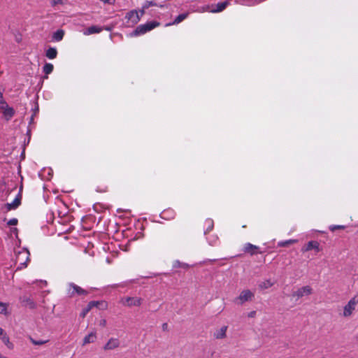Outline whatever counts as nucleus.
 <instances>
[{
  "mask_svg": "<svg viewBox=\"0 0 358 358\" xmlns=\"http://www.w3.org/2000/svg\"><path fill=\"white\" fill-rule=\"evenodd\" d=\"M89 303H94L93 307H96L101 310H105L108 307V303L105 301H90Z\"/></svg>",
  "mask_w": 358,
  "mask_h": 358,
  "instance_id": "obj_20",
  "label": "nucleus"
},
{
  "mask_svg": "<svg viewBox=\"0 0 358 358\" xmlns=\"http://www.w3.org/2000/svg\"><path fill=\"white\" fill-rule=\"evenodd\" d=\"M21 191L22 187L20 188L19 193L17 194L13 201L12 203H7L4 205L3 208L6 209L7 212L10 211L12 210H15L20 206L22 200Z\"/></svg>",
  "mask_w": 358,
  "mask_h": 358,
  "instance_id": "obj_8",
  "label": "nucleus"
},
{
  "mask_svg": "<svg viewBox=\"0 0 358 358\" xmlns=\"http://www.w3.org/2000/svg\"><path fill=\"white\" fill-rule=\"evenodd\" d=\"M302 296L301 292H292L291 294H288L287 298L289 299L292 305H295Z\"/></svg>",
  "mask_w": 358,
  "mask_h": 358,
  "instance_id": "obj_15",
  "label": "nucleus"
},
{
  "mask_svg": "<svg viewBox=\"0 0 358 358\" xmlns=\"http://www.w3.org/2000/svg\"><path fill=\"white\" fill-rule=\"evenodd\" d=\"M102 31V28L98 26L89 27L84 32L85 35H91L93 34H99Z\"/></svg>",
  "mask_w": 358,
  "mask_h": 358,
  "instance_id": "obj_17",
  "label": "nucleus"
},
{
  "mask_svg": "<svg viewBox=\"0 0 358 358\" xmlns=\"http://www.w3.org/2000/svg\"><path fill=\"white\" fill-rule=\"evenodd\" d=\"M358 306V294L355 295L343 307V311L339 315L344 318H350L352 316Z\"/></svg>",
  "mask_w": 358,
  "mask_h": 358,
  "instance_id": "obj_1",
  "label": "nucleus"
},
{
  "mask_svg": "<svg viewBox=\"0 0 358 358\" xmlns=\"http://www.w3.org/2000/svg\"><path fill=\"white\" fill-rule=\"evenodd\" d=\"M150 6H159V5L155 1H147L143 5V9H148ZM164 6L159 5L160 8H162Z\"/></svg>",
  "mask_w": 358,
  "mask_h": 358,
  "instance_id": "obj_26",
  "label": "nucleus"
},
{
  "mask_svg": "<svg viewBox=\"0 0 358 358\" xmlns=\"http://www.w3.org/2000/svg\"><path fill=\"white\" fill-rule=\"evenodd\" d=\"M50 4L52 6H55L58 4L63 5L64 2L62 0H50Z\"/></svg>",
  "mask_w": 358,
  "mask_h": 358,
  "instance_id": "obj_36",
  "label": "nucleus"
},
{
  "mask_svg": "<svg viewBox=\"0 0 358 358\" xmlns=\"http://www.w3.org/2000/svg\"><path fill=\"white\" fill-rule=\"evenodd\" d=\"M103 3H108L110 5H113L115 2V0H100Z\"/></svg>",
  "mask_w": 358,
  "mask_h": 358,
  "instance_id": "obj_37",
  "label": "nucleus"
},
{
  "mask_svg": "<svg viewBox=\"0 0 358 358\" xmlns=\"http://www.w3.org/2000/svg\"><path fill=\"white\" fill-rule=\"evenodd\" d=\"M48 282L45 280L36 281L33 283L34 289H44L47 287Z\"/></svg>",
  "mask_w": 358,
  "mask_h": 358,
  "instance_id": "obj_22",
  "label": "nucleus"
},
{
  "mask_svg": "<svg viewBox=\"0 0 358 358\" xmlns=\"http://www.w3.org/2000/svg\"><path fill=\"white\" fill-rule=\"evenodd\" d=\"M64 34L65 32L63 29H58L53 33L52 40L56 42L61 41L63 39Z\"/></svg>",
  "mask_w": 358,
  "mask_h": 358,
  "instance_id": "obj_18",
  "label": "nucleus"
},
{
  "mask_svg": "<svg viewBox=\"0 0 358 358\" xmlns=\"http://www.w3.org/2000/svg\"><path fill=\"white\" fill-rule=\"evenodd\" d=\"M206 224L207 225L206 231H211L213 228V220L211 219L206 220Z\"/></svg>",
  "mask_w": 358,
  "mask_h": 358,
  "instance_id": "obj_32",
  "label": "nucleus"
},
{
  "mask_svg": "<svg viewBox=\"0 0 358 358\" xmlns=\"http://www.w3.org/2000/svg\"><path fill=\"white\" fill-rule=\"evenodd\" d=\"M94 303H88L87 306L83 309L81 311L80 316L82 318H85L87 314L90 311V310L93 308Z\"/></svg>",
  "mask_w": 358,
  "mask_h": 358,
  "instance_id": "obj_25",
  "label": "nucleus"
},
{
  "mask_svg": "<svg viewBox=\"0 0 358 358\" xmlns=\"http://www.w3.org/2000/svg\"><path fill=\"white\" fill-rule=\"evenodd\" d=\"M188 15H189V13H185L180 14L175 18L174 21L172 23H170L168 25L178 24L180 23L181 22H182L183 20H185L188 17Z\"/></svg>",
  "mask_w": 358,
  "mask_h": 358,
  "instance_id": "obj_21",
  "label": "nucleus"
},
{
  "mask_svg": "<svg viewBox=\"0 0 358 358\" xmlns=\"http://www.w3.org/2000/svg\"><path fill=\"white\" fill-rule=\"evenodd\" d=\"M272 285L273 282H271V280H266L260 285V287L262 289H268L272 286Z\"/></svg>",
  "mask_w": 358,
  "mask_h": 358,
  "instance_id": "obj_30",
  "label": "nucleus"
},
{
  "mask_svg": "<svg viewBox=\"0 0 358 358\" xmlns=\"http://www.w3.org/2000/svg\"><path fill=\"white\" fill-rule=\"evenodd\" d=\"M142 301L143 299L138 296H125L120 299V303L127 307L139 306Z\"/></svg>",
  "mask_w": 358,
  "mask_h": 358,
  "instance_id": "obj_4",
  "label": "nucleus"
},
{
  "mask_svg": "<svg viewBox=\"0 0 358 358\" xmlns=\"http://www.w3.org/2000/svg\"><path fill=\"white\" fill-rule=\"evenodd\" d=\"M96 338L97 336L96 331H92L83 338L82 345H85L89 343H94Z\"/></svg>",
  "mask_w": 358,
  "mask_h": 358,
  "instance_id": "obj_14",
  "label": "nucleus"
},
{
  "mask_svg": "<svg viewBox=\"0 0 358 358\" xmlns=\"http://www.w3.org/2000/svg\"><path fill=\"white\" fill-rule=\"evenodd\" d=\"M296 240L289 239V240H287V241L278 242V245L280 246V247H286V246H288L289 245L292 244V243H296Z\"/></svg>",
  "mask_w": 358,
  "mask_h": 358,
  "instance_id": "obj_28",
  "label": "nucleus"
},
{
  "mask_svg": "<svg viewBox=\"0 0 358 358\" xmlns=\"http://www.w3.org/2000/svg\"><path fill=\"white\" fill-rule=\"evenodd\" d=\"M66 289H68V291H76V292L84 291L79 286H78L76 284L72 283V282L69 284Z\"/></svg>",
  "mask_w": 358,
  "mask_h": 358,
  "instance_id": "obj_27",
  "label": "nucleus"
},
{
  "mask_svg": "<svg viewBox=\"0 0 358 358\" xmlns=\"http://www.w3.org/2000/svg\"><path fill=\"white\" fill-rule=\"evenodd\" d=\"M120 341H119L118 338H110V339H108L107 343L104 345L103 348L106 351L113 350L118 348L120 347Z\"/></svg>",
  "mask_w": 358,
  "mask_h": 358,
  "instance_id": "obj_11",
  "label": "nucleus"
},
{
  "mask_svg": "<svg viewBox=\"0 0 358 358\" xmlns=\"http://www.w3.org/2000/svg\"><path fill=\"white\" fill-rule=\"evenodd\" d=\"M358 358V357H357Z\"/></svg>",
  "mask_w": 358,
  "mask_h": 358,
  "instance_id": "obj_45",
  "label": "nucleus"
},
{
  "mask_svg": "<svg viewBox=\"0 0 358 358\" xmlns=\"http://www.w3.org/2000/svg\"><path fill=\"white\" fill-rule=\"evenodd\" d=\"M3 103H6L7 102L3 99V92L0 91V106H1Z\"/></svg>",
  "mask_w": 358,
  "mask_h": 358,
  "instance_id": "obj_38",
  "label": "nucleus"
},
{
  "mask_svg": "<svg viewBox=\"0 0 358 358\" xmlns=\"http://www.w3.org/2000/svg\"><path fill=\"white\" fill-rule=\"evenodd\" d=\"M53 69L54 66L50 63H46L43 67V71L46 76L50 74L53 71Z\"/></svg>",
  "mask_w": 358,
  "mask_h": 358,
  "instance_id": "obj_24",
  "label": "nucleus"
},
{
  "mask_svg": "<svg viewBox=\"0 0 358 358\" xmlns=\"http://www.w3.org/2000/svg\"><path fill=\"white\" fill-rule=\"evenodd\" d=\"M131 282H122L119 284H114L110 287V289H134V287L132 286H130V284Z\"/></svg>",
  "mask_w": 358,
  "mask_h": 358,
  "instance_id": "obj_16",
  "label": "nucleus"
},
{
  "mask_svg": "<svg viewBox=\"0 0 358 358\" xmlns=\"http://www.w3.org/2000/svg\"><path fill=\"white\" fill-rule=\"evenodd\" d=\"M259 249V247L257 245H253L250 243H246L243 245L242 250L244 253L253 256L257 254L262 253Z\"/></svg>",
  "mask_w": 358,
  "mask_h": 358,
  "instance_id": "obj_6",
  "label": "nucleus"
},
{
  "mask_svg": "<svg viewBox=\"0 0 358 358\" xmlns=\"http://www.w3.org/2000/svg\"><path fill=\"white\" fill-rule=\"evenodd\" d=\"M145 9H143V8H142V9L140 10V12H141V16L144 14V13H145Z\"/></svg>",
  "mask_w": 358,
  "mask_h": 358,
  "instance_id": "obj_42",
  "label": "nucleus"
},
{
  "mask_svg": "<svg viewBox=\"0 0 358 358\" xmlns=\"http://www.w3.org/2000/svg\"><path fill=\"white\" fill-rule=\"evenodd\" d=\"M106 324H107V321L106 319L104 318H101L99 322H98V325L101 327V328H104L106 327Z\"/></svg>",
  "mask_w": 358,
  "mask_h": 358,
  "instance_id": "obj_35",
  "label": "nucleus"
},
{
  "mask_svg": "<svg viewBox=\"0 0 358 358\" xmlns=\"http://www.w3.org/2000/svg\"><path fill=\"white\" fill-rule=\"evenodd\" d=\"M45 56L50 59H54L57 56V50L55 48H49L45 51Z\"/></svg>",
  "mask_w": 358,
  "mask_h": 358,
  "instance_id": "obj_19",
  "label": "nucleus"
},
{
  "mask_svg": "<svg viewBox=\"0 0 358 358\" xmlns=\"http://www.w3.org/2000/svg\"><path fill=\"white\" fill-rule=\"evenodd\" d=\"M4 333V331L2 328H0V337L3 335V334Z\"/></svg>",
  "mask_w": 358,
  "mask_h": 358,
  "instance_id": "obj_41",
  "label": "nucleus"
},
{
  "mask_svg": "<svg viewBox=\"0 0 358 358\" xmlns=\"http://www.w3.org/2000/svg\"><path fill=\"white\" fill-rule=\"evenodd\" d=\"M125 18L132 24H136L140 21L141 17L136 10H132L127 13Z\"/></svg>",
  "mask_w": 358,
  "mask_h": 358,
  "instance_id": "obj_12",
  "label": "nucleus"
},
{
  "mask_svg": "<svg viewBox=\"0 0 358 358\" xmlns=\"http://www.w3.org/2000/svg\"><path fill=\"white\" fill-rule=\"evenodd\" d=\"M229 4L228 1H223L218 3L215 5H212L211 6H207L206 7L203 8V11H208L211 13H219L224 10L227 5Z\"/></svg>",
  "mask_w": 358,
  "mask_h": 358,
  "instance_id": "obj_7",
  "label": "nucleus"
},
{
  "mask_svg": "<svg viewBox=\"0 0 358 358\" xmlns=\"http://www.w3.org/2000/svg\"><path fill=\"white\" fill-rule=\"evenodd\" d=\"M30 341H31V342L34 345H41L45 344L48 341L47 340H38V341H36V340H34L32 338H30Z\"/></svg>",
  "mask_w": 358,
  "mask_h": 358,
  "instance_id": "obj_29",
  "label": "nucleus"
},
{
  "mask_svg": "<svg viewBox=\"0 0 358 358\" xmlns=\"http://www.w3.org/2000/svg\"><path fill=\"white\" fill-rule=\"evenodd\" d=\"M159 23L155 21L148 22L144 24L138 25L131 34L132 36H137L145 34L158 27Z\"/></svg>",
  "mask_w": 358,
  "mask_h": 358,
  "instance_id": "obj_3",
  "label": "nucleus"
},
{
  "mask_svg": "<svg viewBox=\"0 0 358 358\" xmlns=\"http://www.w3.org/2000/svg\"><path fill=\"white\" fill-rule=\"evenodd\" d=\"M31 306L33 307L34 306V303L33 302H31Z\"/></svg>",
  "mask_w": 358,
  "mask_h": 358,
  "instance_id": "obj_43",
  "label": "nucleus"
},
{
  "mask_svg": "<svg viewBox=\"0 0 358 358\" xmlns=\"http://www.w3.org/2000/svg\"><path fill=\"white\" fill-rule=\"evenodd\" d=\"M256 316V311L252 310L248 314V317H255Z\"/></svg>",
  "mask_w": 358,
  "mask_h": 358,
  "instance_id": "obj_39",
  "label": "nucleus"
},
{
  "mask_svg": "<svg viewBox=\"0 0 358 358\" xmlns=\"http://www.w3.org/2000/svg\"><path fill=\"white\" fill-rule=\"evenodd\" d=\"M314 250L316 252H319L321 249L320 247V243L316 241H308L303 248H301V251L303 252H308L310 250Z\"/></svg>",
  "mask_w": 358,
  "mask_h": 358,
  "instance_id": "obj_10",
  "label": "nucleus"
},
{
  "mask_svg": "<svg viewBox=\"0 0 358 358\" xmlns=\"http://www.w3.org/2000/svg\"><path fill=\"white\" fill-rule=\"evenodd\" d=\"M302 289H303L302 291H304V292H306V291H310V287H309L308 286L303 287L302 288Z\"/></svg>",
  "mask_w": 358,
  "mask_h": 358,
  "instance_id": "obj_40",
  "label": "nucleus"
},
{
  "mask_svg": "<svg viewBox=\"0 0 358 358\" xmlns=\"http://www.w3.org/2000/svg\"><path fill=\"white\" fill-rule=\"evenodd\" d=\"M7 305L0 302V314H6Z\"/></svg>",
  "mask_w": 358,
  "mask_h": 358,
  "instance_id": "obj_33",
  "label": "nucleus"
},
{
  "mask_svg": "<svg viewBox=\"0 0 358 358\" xmlns=\"http://www.w3.org/2000/svg\"><path fill=\"white\" fill-rule=\"evenodd\" d=\"M3 74V71H0V76Z\"/></svg>",
  "mask_w": 358,
  "mask_h": 358,
  "instance_id": "obj_44",
  "label": "nucleus"
},
{
  "mask_svg": "<svg viewBox=\"0 0 358 358\" xmlns=\"http://www.w3.org/2000/svg\"><path fill=\"white\" fill-rule=\"evenodd\" d=\"M253 298L254 294L252 292H241L239 296L234 299L233 301L236 305H242L247 301H252Z\"/></svg>",
  "mask_w": 358,
  "mask_h": 358,
  "instance_id": "obj_5",
  "label": "nucleus"
},
{
  "mask_svg": "<svg viewBox=\"0 0 358 358\" xmlns=\"http://www.w3.org/2000/svg\"><path fill=\"white\" fill-rule=\"evenodd\" d=\"M0 339L9 349H12L13 348V345L10 342L9 337L6 335V334L3 333V335L0 337Z\"/></svg>",
  "mask_w": 358,
  "mask_h": 358,
  "instance_id": "obj_23",
  "label": "nucleus"
},
{
  "mask_svg": "<svg viewBox=\"0 0 358 358\" xmlns=\"http://www.w3.org/2000/svg\"><path fill=\"white\" fill-rule=\"evenodd\" d=\"M227 326H223L221 328L217 329L213 334L214 338L216 339L225 338L227 337Z\"/></svg>",
  "mask_w": 358,
  "mask_h": 358,
  "instance_id": "obj_13",
  "label": "nucleus"
},
{
  "mask_svg": "<svg viewBox=\"0 0 358 358\" xmlns=\"http://www.w3.org/2000/svg\"><path fill=\"white\" fill-rule=\"evenodd\" d=\"M0 110L2 111L3 117L6 121H9L15 113L13 108L10 107L7 103H3L2 105L0 106Z\"/></svg>",
  "mask_w": 358,
  "mask_h": 358,
  "instance_id": "obj_9",
  "label": "nucleus"
},
{
  "mask_svg": "<svg viewBox=\"0 0 358 358\" xmlns=\"http://www.w3.org/2000/svg\"><path fill=\"white\" fill-rule=\"evenodd\" d=\"M329 230L332 232L335 231L337 229H345V226L344 225H330L329 227Z\"/></svg>",
  "mask_w": 358,
  "mask_h": 358,
  "instance_id": "obj_31",
  "label": "nucleus"
},
{
  "mask_svg": "<svg viewBox=\"0 0 358 358\" xmlns=\"http://www.w3.org/2000/svg\"><path fill=\"white\" fill-rule=\"evenodd\" d=\"M30 261V253L26 249H22L16 254L15 263L17 265L16 270H21L27 266Z\"/></svg>",
  "mask_w": 358,
  "mask_h": 358,
  "instance_id": "obj_2",
  "label": "nucleus"
},
{
  "mask_svg": "<svg viewBox=\"0 0 358 358\" xmlns=\"http://www.w3.org/2000/svg\"><path fill=\"white\" fill-rule=\"evenodd\" d=\"M18 224V220L17 218H12L7 222L8 226H15Z\"/></svg>",
  "mask_w": 358,
  "mask_h": 358,
  "instance_id": "obj_34",
  "label": "nucleus"
}]
</instances>
